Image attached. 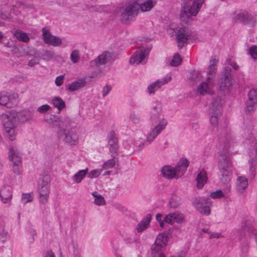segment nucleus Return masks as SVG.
<instances>
[{"label":"nucleus","instance_id":"obj_1","mask_svg":"<svg viewBox=\"0 0 257 257\" xmlns=\"http://www.w3.org/2000/svg\"><path fill=\"white\" fill-rule=\"evenodd\" d=\"M157 3V0H133L121 9V20L125 23L132 22L140 12H150Z\"/></svg>","mask_w":257,"mask_h":257},{"label":"nucleus","instance_id":"obj_2","mask_svg":"<svg viewBox=\"0 0 257 257\" xmlns=\"http://www.w3.org/2000/svg\"><path fill=\"white\" fill-rule=\"evenodd\" d=\"M203 3V0H188L185 1L181 11V19L183 21H187L192 17L196 16Z\"/></svg>","mask_w":257,"mask_h":257},{"label":"nucleus","instance_id":"obj_3","mask_svg":"<svg viewBox=\"0 0 257 257\" xmlns=\"http://www.w3.org/2000/svg\"><path fill=\"white\" fill-rule=\"evenodd\" d=\"M0 117L3 126L16 125L18 122H25L31 119L30 116L26 113L15 110L3 113Z\"/></svg>","mask_w":257,"mask_h":257},{"label":"nucleus","instance_id":"obj_4","mask_svg":"<svg viewBox=\"0 0 257 257\" xmlns=\"http://www.w3.org/2000/svg\"><path fill=\"white\" fill-rule=\"evenodd\" d=\"M51 178L49 175H44L38 180L37 191L39 194V201L43 204L48 201L50 190Z\"/></svg>","mask_w":257,"mask_h":257},{"label":"nucleus","instance_id":"obj_5","mask_svg":"<svg viewBox=\"0 0 257 257\" xmlns=\"http://www.w3.org/2000/svg\"><path fill=\"white\" fill-rule=\"evenodd\" d=\"M57 135L60 139L68 145L76 146L78 144V134L71 129L61 128L57 132Z\"/></svg>","mask_w":257,"mask_h":257},{"label":"nucleus","instance_id":"obj_6","mask_svg":"<svg viewBox=\"0 0 257 257\" xmlns=\"http://www.w3.org/2000/svg\"><path fill=\"white\" fill-rule=\"evenodd\" d=\"M194 207L201 214L205 216L209 215L211 213V207L212 202L208 197L196 198L193 203Z\"/></svg>","mask_w":257,"mask_h":257},{"label":"nucleus","instance_id":"obj_7","mask_svg":"<svg viewBox=\"0 0 257 257\" xmlns=\"http://www.w3.org/2000/svg\"><path fill=\"white\" fill-rule=\"evenodd\" d=\"M233 84L234 80L230 70L224 69L218 82L219 90L221 92L228 93L231 89Z\"/></svg>","mask_w":257,"mask_h":257},{"label":"nucleus","instance_id":"obj_8","mask_svg":"<svg viewBox=\"0 0 257 257\" xmlns=\"http://www.w3.org/2000/svg\"><path fill=\"white\" fill-rule=\"evenodd\" d=\"M149 53V50L144 48L136 50L129 58V64L133 66L144 64L146 62Z\"/></svg>","mask_w":257,"mask_h":257},{"label":"nucleus","instance_id":"obj_9","mask_svg":"<svg viewBox=\"0 0 257 257\" xmlns=\"http://www.w3.org/2000/svg\"><path fill=\"white\" fill-rule=\"evenodd\" d=\"M176 41L180 47H182L189 40L193 39L192 32L184 27H177L175 29Z\"/></svg>","mask_w":257,"mask_h":257},{"label":"nucleus","instance_id":"obj_10","mask_svg":"<svg viewBox=\"0 0 257 257\" xmlns=\"http://www.w3.org/2000/svg\"><path fill=\"white\" fill-rule=\"evenodd\" d=\"M168 241V236L164 233H159L156 237L154 243L151 246V252L157 254L165 248Z\"/></svg>","mask_w":257,"mask_h":257},{"label":"nucleus","instance_id":"obj_11","mask_svg":"<svg viewBox=\"0 0 257 257\" xmlns=\"http://www.w3.org/2000/svg\"><path fill=\"white\" fill-rule=\"evenodd\" d=\"M167 125V119L165 117L160 118L158 123L151 130L148 135L146 141L149 143L153 142L160 133L166 128Z\"/></svg>","mask_w":257,"mask_h":257},{"label":"nucleus","instance_id":"obj_12","mask_svg":"<svg viewBox=\"0 0 257 257\" xmlns=\"http://www.w3.org/2000/svg\"><path fill=\"white\" fill-rule=\"evenodd\" d=\"M42 33L43 39L47 44L53 47H58L62 44V39L60 37L51 34L49 29L43 28Z\"/></svg>","mask_w":257,"mask_h":257},{"label":"nucleus","instance_id":"obj_13","mask_svg":"<svg viewBox=\"0 0 257 257\" xmlns=\"http://www.w3.org/2000/svg\"><path fill=\"white\" fill-rule=\"evenodd\" d=\"M232 19L236 22L253 24L255 22L254 18L246 12H235L232 15Z\"/></svg>","mask_w":257,"mask_h":257},{"label":"nucleus","instance_id":"obj_14","mask_svg":"<svg viewBox=\"0 0 257 257\" xmlns=\"http://www.w3.org/2000/svg\"><path fill=\"white\" fill-rule=\"evenodd\" d=\"M165 219L167 223L171 225L175 223L182 224L185 222V215L179 211H176L165 215Z\"/></svg>","mask_w":257,"mask_h":257},{"label":"nucleus","instance_id":"obj_15","mask_svg":"<svg viewBox=\"0 0 257 257\" xmlns=\"http://www.w3.org/2000/svg\"><path fill=\"white\" fill-rule=\"evenodd\" d=\"M161 175L167 179L180 178L175 167L169 165L164 166L161 169Z\"/></svg>","mask_w":257,"mask_h":257},{"label":"nucleus","instance_id":"obj_16","mask_svg":"<svg viewBox=\"0 0 257 257\" xmlns=\"http://www.w3.org/2000/svg\"><path fill=\"white\" fill-rule=\"evenodd\" d=\"M214 84L213 79L206 77V81L200 83L198 86L197 92L201 95L210 93Z\"/></svg>","mask_w":257,"mask_h":257},{"label":"nucleus","instance_id":"obj_17","mask_svg":"<svg viewBox=\"0 0 257 257\" xmlns=\"http://www.w3.org/2000/svg\"><path fill=\"white\" fill-rule=\"evenodd\" d=\"M18 102V96L12 95L8 96L6 94H0V105L7 107H12Z\"/></svg>","mask_w":257,"mask_h":257},{"label":"nucleus","instance_id":"obj_18","mask_svg":"<svg viewBox=\"0 0 257 257\" xmlns=\"http://www.w3.org/2000/svg\"><path fill=\"white\" fill-rule=\"evenodd\" d=\"M182 203L183 200L178 193L173 192L170 195L169 198L168 205L171 208H177Z\"/></svg>","mask_w":257,"mask_h":257},{"label":"nucleus","instance_id":"obj_19","mask_svg":"<svg viewBox=\"0 0 257 257\" xmlns=\"http://www.w3.org/2000/svg\"><path fill=\"white\" fill-rule=\"evenodd\" d=\"M152 215L151 214H147L137 225L136 231L138 233H141L149 228Z\"/></svg>","mask_w":257,"mask_h":257},{"label":"nucleus","instance_id":"obj_20","mask_svg":"<svg viewBox=\"0 0 257 257\" xmlns=\"http://www.w3.org/2000/svg\"><path fill=\"white\" fill-rule=\"evenodd\" d=\"M5 137L10 141L15 140L18 132L16 125L3 126Z\"/></svg>","mask_w":257,"mask_h":257},{"label":"nucleus","instance_id":"obj_21","mask_svg":"<svg viewBox=\"0 0 257 257\" xmlns=\"http://www.w3.org/2000/svg\"><path fill=\"white\" fill-rule=\"evenodd\" d=\"M221 105L222 104L221 102L218 103V102L214 101L212 103L213 110L214 111H218L216 112V114L215 113L214 114L212 115L210 119V123L214 126H216L218 124V116L220 113V110L221 107Z\"/></svg>","mask_w":257,"mask_h":257},{"label":"nucleus","instance_id":"obj_22","mask_svg":"<svg viewBox=\"0 0 257 257\" xmlns=\"http://www.w3.org/2000/svg\"><path fill=\"white\" fill-rule=\"evenodd\" d=\"M218 61V60L216 57H213L211 59L206 71L207 77L213 78L217 69Z\"/></svg>","mask_w":257,"mask_h":257},{"label":"nucleus","instance_id":"obj_23","mask_svg":"<svg viewBox=\"0 0 257 257\" xmlns=\"http://www.w3.org/2000/svg\"><path fill=\"white\" fill-rule=\"evenodd\" d=\"M188 165L189 162L186 158H182L178 162L175 167L180 177L186 172Z\"/></svg>","mask_w":257,"mask_h":257},{"label":"nucleus","instance_id":"obj_24","mask_svg":"<svg viewBox=\"0 0 257 257\" xmlns=\"http://www.w3.org/2000/svg\"><path fill=\"white\" fill-rule=\"evenodd\" d=\"M86 85V81L84 79H78L68 85L69 91L72 92L76 91Z\"/></svg>","mask_w":257,"mask_h":257},{"label":"nucleus","instance_id":"obj_25","mask_svg":"<svg viewBox=\"0 0 257 257\" xmlns=\"http://www.w3.org/2000/svg\"><path fill=\"white\" fill-rule=\"evenodd\" d=\"M112 58V54L109 52L105 51L101 54L94 60L95 63L104 64L109 62Z\"/></svg>","mask_w":257,"mask_h":257},{"label":"nucleus","instance_id":"obj_26","mask_svg":"<svg viewBox=\"0 0 257 257\" xmlns=\"http://www.w3.org/2000/svg\"><path fill=\"white\" fill-rule=\"evenodd\" d=\"M207 177L206 172L204 170H201L197 175L196 186L198 189H202L206 183Z\"/></svg>","mask_w":257,"mask_h":257},{"label":"nucleus","instance_id":"obj_27","mask_svg":"<svg viewBox=\"0 0 257 257\" xmlns=\"http://www.w3.org/2000/svg\"><path fill=\"white\" fill-rule=\"evenodd\" d=\"M248 186V180L245 177H238L236 180V187L238 191L243 192Z\"/></svg>","mask_w":257,"mask_h":257},{"label":"nucleus","instance_id":"obj_28","mask_svg":"<svg viewBox=\"0 0 257 257\" xmlns=\"http://www.w3.org/2000/svg\"><path fill=\"white\" fill-rule=\"evenodd\" d=\"M10 159L13 162V165H20L21 162V155L17 150H12L10 155Z\"/></svg>","mask_w":257,"mask_h":257},{"label":"nucleus","instance_id":"obj_29","mask_svg":"<svg viewBox=\"0 0 257 257\" xmlns=\"http://www.w3.org/2000/svg\"><path fill=\"white\" fill-rule=\"evenodd\" d=\"M52 103L58 110L59 112L66 106L64 100L59 96L54 97L52 100Z\"/></svg>","mask_w":257,"mask_h":257},{"label":"nucleus","instance_id":"obj_30","mask_svg":"<svg viewBox=\"0 0 257 257\" xmlns=\"http://www.w3.org/2000/svg\"><path fill=\"white\" fill-rule=\"evenodd\" d=\"M88 172V169L81 170L75 173L72 177V179L76 184L80 183L85 177Z\"/></svg>","mask_w":257,"mask_h":257},{"label":"nucleus","instance_id":"obj_31","mask_svg":"<svg viewBox=\"0 0 257 257\" xmlns=\"http://www.w3.org/2000/svg\"><path fill=\"white\" fill-rule=\"evenodd\" d=\"M94 199L93 203L97 206H104L106 204V200L104 197L100 193L94 192L91 193Z\"/></svg>","mask_w":257,"mask_h":257},{"label":"nucleus","instance_id":"obj_32","mask_svg":"<svg viewBox=\"0 0 257 257\" xmlns=\"http://www.w3.org/2000/svg\"><path fill=\"white\" fill-rule=\"evenodd\" d=\"M118 149V141L117 139L114 138L109 141V150L113 156L115 155Z\"/></svg>","mask_w":257,"mask_h":257},{"label":"nucleus","instance_id":"obj_33","mask_svg":"<svg viewBox=\"0 0 257 257\" xmlns=\"http://www.w3.org/2000/svg\"><path fill=\"white\" fill-rule=\"evenodd\" d=\"M14 36L19 41L23 42H28L30 40V38L28 34L22 31L17 30L14 33Z\"/></svg>","mask_w":257,"mask_h":257},{"label":"nucleus","instance_id":"obj_34","mask_svg":"<svg viewBox=\"0 0 257 257\" xmlns=\"http://www.w3.org/2000/svg\"><path fill=\"white\" fill-rule=\"evenodd\" d=\"M1 197L4 203H8L12 198L11 191L6 188L3 189L1 192Z\"/></svg>","mask_w":257,"mask_h":257},{"label":"nucleus","instance_id":"obj_35","mask_svg":"<svg viewBox=\"0 0 257 257\" xmlns=\"http://www.w3.org/2000/svg\"><path fill=\"white\" fill-rule=\"evenodd\" d=\"M231 173L230 169L223 170L221 172V181L224 184H227L231 180Z\"/></svg>","mask_w":257,"mask_h":257},{"label":"nucleus","instance_id":"obj_36","mask_svg":"<svg viewBox=\"0 0 257 257\" xmlns=\"http://www.w3.org/2000/svg\"><path fill=\"white\" fill-rule=\"evenodd\" d=\"M30 51V54L34 55V56L30 59L29 65L31 66H33L40 63V55L39 53L35 52L33 50H31Z\"/></svg>","mask_w":257,"mask_h":257},{"label":"nucleus","instance_id":"obj_37","mask_svg":"<svg viewBox=\"0 0 257 257\" xmlns=\"http://www.w3.org/2000/svg\"><path fill=\"white\" fill-rule=\"evenodd\" d=\"M247 100L257 103V88H252L248 91Z\"/></svg>","mask_w":257,"mask_h":257},{"label":"nucleus","instance_id":"obj_38","mask_svg":"<svg viewBox=\"0 0 257 257\" xmlns=\"http://www.w3.org/2000/svg\"><path fill=\"white\" fill-rule=\"evenodd\" d=\"M116 165V161L113 157L105 161L102 165V169L108 170L113 168Z\"/></svg>","mask_w":257,"mask_h":257},{"label":"nucleus","instance_id":"obj_39","mask_svg":"<svg viewBox=\"0 0 257 257\" xmlns=\"http://www.w3.org/2000/svg\"><path fill=\"white\" fill-rule=\"evenodd\" d=\"M203 77V73L200 71H194L189 76L190 80L193 82H198L200 81Z\"/></svg>","mask_w":257,"mask_h":257},{"label":"nucleus","instance_id":"obj_40","mask_svg":"<svg viewBox=\"0 0 257 257\" xmlns=\"http://www.w3.org/2000/svg\"><path fill=\"white\" fill-rule=\"evenodd\" d=\"M257 103H254V102L247 100L244 108V111L245 113L247 114H250L252 113L255 109V105Z\"/></svg>","mask_w":257,"mask_h":257},{"label":"nucleus","instance_id":"obj_41","mask_svg":"<svg viewBox=\"0 0 257 257\" xmlns=\"http://www.w3.org/2000/svg\"><path fill=\"white\" fill-rule=\"evenodd\" d=\"M162 86L158 80L152 83L148 87V92L150 94H154L156 91Z\"/></svg>","mask_w":257,"mask_h":257},{"label":"nucleus","instance_id":"obj_42","mask_svg":"<svg viewBox=\"0 0 257 257\" xmlns=\"http://www.w3.org/2000/svg\"><path fill=\"white\" fill-rule=\"evenodd\" d=\"M210 198L213 199L225 198L226 195L221 190H217L210 193Z\"/></svg>","mask_w":257,"mask_h":257},{"label":"nucleus","instance_id":"obj_43","mask_svg":"<svg viewBox=\"0 0 257 257\" xmlns=\"http://www.w3.org/2000/svg\"><path fill=\"white\" fill-rule=\"evenodd\" d=\"M182 63V58L178 54H175L170 61V65L176 67L180 65Z\"/></svg>","mask_w":257,"mask_h":257},{"label":"nucleus","instance_id":"obj_44","mask_svg":"<svg viewBox=\"0 0 257 257\" xmlns=\"http://www.w3.org/2000/svg\"><path fill=\"white\" fill-rule=\"evenodd\" d=\"M248 53L254 60H257V46L253 45L248 49Z\"/></svg>","mask_w":257,"mask_h":257},{"label":"nucleus","instance_id":"obj_45","mask_svg":"<svg viewBox=\"0 0 257 257\" xmlns=\"http://www.w3.org/2000/svg\"><path fill=\"white\" fill-rule=\"evenodd\" d=\"M156 220L159 223V226L161 228H164L165 227V223H167V221H165V216L163 217V215L161 213H157L155 217Z\"/></svg>","mask_w":257,"mask_h":257},{"label":"nucleus","instance_id":"obj_46","mask_svg":"<svg viewBox=\"0 0 257 257\" xmlns=\"http://www.w3.org/2000/svg\"><path fill=\"white\" fill-rule=\"evenodd\" d=\"M80 59V53L78 50H74L70 55V60L73 63H77Z\"/></svg>","mask_w":257,"mask_h":257},{"label":"nucleus","instance_id":"obj_47","mask_svg":"<svg viewBox=\"0 0 257 257\" xmlns=\"http://www.w3.org/2000/svg\"><path fill=\"white\" fill-rule=\"evenodd\" d=\"M102 168L91 170L88 174V177L90 178H94L98 177L101 173Z\"/></svg>","mask_w":257,"mask_h":257},{"label":"nucleus","instance_id":"obj_48","mask_svg":"<svg viewBox=\"0 0 257 257\" xmlns=\"http://www.w3.org/2000/svg\"><path fill=\"white\" fill-rule=\"evenodd\" d=\"M33 198H34V195L33 193H25V194H23V196L22 197V200L24 203H27L32 201Z\"/></svg>","mask_w":257,"mask_h":257},{"label":"nucleus","instance_id":"obj_49","mask_svg":"<svg viewBox=\"0 0 257 257\" xmlns=\"http://www.w3.org/2000/svg\"><path fill=\"white\" fill-rule=\"evenodd\" d=\"M57 116L53 114H50L49 116L45 117L44 120L49 124H53L57 122Z\"/></svg>","mask_w":257,"mask_h":257},{"label":"nucleus","instance_id":"obj_50","mask_svg":"<svg viewBox=\"0 0 257 257\" xmlns=\"http://www.w3.org/2000/svg\"><path fill=\"white\" fill-rule=\"evenodd\" d=\"M51 107L49 105L44 104L39 106L37 108V111L41 113H44L49 111L51 109Z\"/></svg>","mask_w":257,"mask_h":257},{"label":"nucleus","instance_id":"obj_51","mask_svg":"<svg viewBox=\"0 0 257 257\" xmlns=\"http://www.w3.org/2000/svg\"><path fill=\"white\" fill-rule=\"evenodd\" d=\"M65 78V75H61L57 76L55 79V85L58 86H61L63 84Z\"/></svg>","mask_w":257,"mask_h":257},{"label":"nucleus","instance_id":"obj_52","mask_svg":"<svg viewBox=\"0 0 257 257\" xmlns=\"http://www.w3.org/2000/svg\"><path fill=\"white\" fill-rule=\"evenodd\" d=\"M8 236V233L5 229L3 228L0 229V240H4L7 238Z\"/></svg>","mask_w":257,"mask_h":257},{"label":"nucleus","instance_id":"obj_53","mask_svg":"<svg viewBox=\"0 0 257 257\" xmlns=\"http://www.w3.org/2000/svg\"><path fill=\"white\" fill-rule=\"evenodd\" d=\"M210 238H219L223 237V235L219 233L212 232L210 231L208 235Z\"/></svg>","mask_w":257,"mask_h":257},{"label":"nucleus","instance_id":"obj_54","mask_svg":"<svg viewBox=\"0 0 257 257\" xmlns=\"http://www.w3.org/2000/svg\"><path fill=\"white\" fill-rule=\"evenodd\" d=\"M111 86L110 85H105L102 90V95L103 96H106L111 91Z\"/></svg>","mask_w":257,"mask_h":257},{"label":"nucleus","instance_id":"obj_55","mask_svg":"<svg viewBox=\"0 0 257 257\" xmlns=\"http://www.w3.org/2000/svg\"><path fill=\"white\" fill-rule=\"evenodd\" d=\"M13 170L16 174H20L23 171L22 164L20 165H13Z\"/></svg>","mask_w":257,"mask_h":257},{"label":"nucleus","instance_id":"obj_56","mask_svg":"<svg viewBox=\"0 0 257 257\" xmlns=\"http://www.w3.org/2000/svg\"><path fill=\"white\" fill-rule=\"evenodd\" d=\"M172 79L171 76H167L166 77L163 78V79L161 80H158L159 82L160 83L161 85L162 86L167 84L169 82H170Z\"/></svg>","mask_w":257,"mask_h":257},{"label":"nucleus","instance_id":"obj_57","mask_svg":"<svg viewBox=\"0 0 257 257\" xmlns=\"http://www.w3.org/2000/svg\"><path fill=\"white\" fill-rule=\"evenodd\" d=\"M229 64L232 67V68H233L235 70H238L239 68L238 65L234 61L229 60Z\"/></svg>","mask_w":257,"mask_h":257},{"label":"nucleus","instance_id":"obj_58","mask_svg":"<svg viewBox=\"0 0 257 257\" xmlns=\"http://www.w3.org/2000/svg\"><path fill=\"white\" fill-rule=\"evenodd\" d=\"M90 77L93 79L98 78L100 77V73L98 71H94L91 73Z\"/></svg>","mask_w":257,"mask_h":257},{"label":"nucleus","instance_id":"obj_59","mask_svg":"<svg viewBox=\"0 0 257 257\" xmlns=\"http://www.w3.org/2000/svg\"><path fill=\"white\" fill-rule=\"evenodd\" d=\"M1 18L4 20H8L11 18V16L10 14L6 13H2L1 16Z\"/></svg>","mask_w":257,"mask_h":257},{"label":"nucleus","instance_id":"obj_60","mask_svg":"<svg viewBox=\"0 0 257 257\" xmlns=\"http://www.w3.org/2000/svg\"><path fill=\"white\" fill-rule=\"evenodd\" d=\"M46 55L48 56V60H49L53 58L54 54L52 52L48 51L46 52Z\"/></svg>","mask_w":257,"mask_h":257},{"label":"nucleus","instance_id":"obj_61","mask_svg":"<svg viewBox=\"0 0 257 257\" xmlns=\"http://www.w3.org/2000/svg\"><path fill=\"white\" fill-rule=\"evenodd\" d=\"M210 230L207 228H204L202 229V232L204 233H207L209 235Z\"/></svg>","mask_w":257,"mask_h":257},{"label":"nucleus","instance_id":"obj_62","mask_svg":"<svg viewBox=\"0 0 257 257\" xmlns=\"http://www.w3.org/2000/svg\"><path fill=\"white\" fill-rule=\"evenodd\" d=\"M46 257H55V255L52 252L49 251L47 252Z\"/></svg>","mask_w":257,"mask_h":257},{"label":"nucleus","instance_id":"obj_63","mask_svg":"<svg viewBox=\"0 0 257 257\" xmlns=\"http://www.w3.org/2000/svg\"><path fill=\"white\" fill-rule=\"evenodd\" d=\"M250 169L253 168L255 165L254 161H251V162H250Z\"/></svg>","mask_w":257,"mask_h":257},{"label":"nucleus","instance_id":"obj_64","mask_svg":"<svg viewBox=\"0 0 257 257\" xmlns=\"http://www.w3.org/2000/svg\"><path fill=\"white\" fill-rule=\"evenodd\" d=\"M110 174V171H106L104 172L103 175H104V176L109 175Z\"/></svg>","mask_w":257,"mask_h":257}]
</instances>
